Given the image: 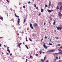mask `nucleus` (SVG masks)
Here are the masks:
<instances>
[{
    "label": "nucleus",
    "mask_w": 62,
    "mask_h": 62,
    "mask_svg": "<svg viewBox=\"0 0 62 62\" xmlns=\"http://www.w3.org/2000/svg\"><path fill=\"white\" fill-rule=\"evenodd\" d=\"M17 35H19V34L18 33H17Z\"/></svg>",
    "instance_id": "nucleus-62"
},
{
    "label": "nucleus",
    "mask_w": 62,
    "mask_h": 62,
    "mask_svg": "<svg viewBox=\"0 0 62 62\" xmlns=\"http://www.w3.org/2000/svg\"><path fill=\"white\" fill-rule=\"evenodd\" d=\"M56 59H58V57H56Z\"/></svg>",
    "instance_id": "nucleus-46"
},
{
    "label": "nucleus",
    "mask_w": 62,
    "mask_h": 62,
    "mask_svg": "<svg viewBox=\"0 0 62 62\" xmlns=\"http://www.w3.org/2000/svg\"><path fill=\"white\" fill-rule=\"evenodd\" d=\"M22 34H23V31L22 32Z\"/></svg>",
    "instance_id": "nucleus-59"
},
{
    "label": "nucleus",
    "mask_w": 62,
    "mask_h": 62,
    "mask_svg": "<svg viewBox=\"0 0 62 62\" xmlns=\"http://www.w3.org/2000/svg\"><path fill=\"white\" fill-rule=\"evenodd\" d=\"M7 49H9V47H8V46H7Z\"/></svg>",
    "instance_id": "nucleus-41"
},
{
    "label": "nucleus",
    "mask_w": 62,
    "mask_h": 62,
    "mask_svg": "<svg viewBox=\"0 0 62 62\" xmlns=\"http://www.w3.org/2000/svg\"><path fill=\"white\" fill-rule=\"evenodd\" d=\"M58 46H60V44H59L58 45Z\"/></svg>",
    "instance_id": "nucleus-54"
},
{
    "label": "nucleus",
    "mask_w": 62,
    "mask_h": 62,
    "mask_svg": "<svg viewBox=\"0 0 62 62\" xmlns=\"http://www.w3.org/2000/svg\"><path fill=\"white\" fill-rule=\"evenodd\" d=\"M59 62H62L60 60L59 61Z\"/></svg>",
    "instance_id": "nucleus-40"
},
{
    "label": "nucleus",
    "mask_w": 62,
    "mask_h": 62,
    "mask_svg": "<svg viewBox=\"0 0 62 62\" xmlns=\"http://www.w3.org/2000/svg\"><path fill=\"white\" fill-rule=\"evenodd\" d=\"M36 9H38V7H36Z\"/></svg>",
    "instance_id": "nucleus-36"
},
{
    "label": "nucleus",
    "mask_w": 62,
    "mask_h": 62,
    "mask_svg": "<svg viewBox=\"0 0 62 62\" xmlns=\"http://www.w3.org/2000/svg\"><path fill=\"white\" fill-rule=\"evenodd\" d=\"M58 4L60 5L61 6H62V3L61 2H59L58 3Z\"/></svg>",
    "instance_id": "nucleus-8"
},
{
    "label": "nucleus",
    "mask_w": 62,
    "mask_h": 62,
    "mask_svg": "<svg viewBox=\"0 0 62 62\" xmlns=\"http://www.w3.org/2000/svg\"><path fill=\"white\" fill-rule=\"evenodd\" d=\"M43 39H41V42H42V40H43Z\"/></svg>",
    "instance_id": "nucleus-34"
},
{
    "label": "nucleus",
    "mask_w": 62,
    "mask_h": 62,
    "mask_svg": "<svg viewBox=\"0 0 62 62\" xmlns=\"http://www.w3.org/2000/svg\"><path fill=\"white\" fill-rule=\"evenodd\" d=\"M34 7H35V8H36V5L35 4H34Z\"/></svg>",
    "instance_id": "nucleus-18"
},
{
    "label": "nucleus",
    "mask_w": 62,
    "mask_h": 62,
    "mask_svg": "<svg viewBox=\"0 0 62 62\" xmlns=\"http://www.w3.org/2000/svg\"><path fill=\"white\" fill-rule=\"evenodd\" d=\"M16 17H19V16H16Z\"/></svg>",
    "instance_id": "nucleus-47"
},
{
    "label": "nucleus",
    "mask_w": 62,
    "mask_h": 62,
    "mask_svg": "<svg viewBox=\"0 0 62 62\" xmlns=\"http://www.w3.org/2000/svg\"><path fill=\"white\" fill-rule=\"evenodd\" d=\"M0 20H3V18L2 17H0Z\"/></svg>",
    "instance_id": "nucleus-12"
},
{
    "label": "nucleus",
    "mask_w": 62,
    "mask_h": 62,
    "mask_svg": "<svg viewBox=\"0 0 62 62\" xmlns=\"http://www.w3.org/2000/svg\"><path fill=\"white\" fill-rule=\"evenodd\" d=\"M26 21V18H25L24 20V22H25Z\"/></svg>",
    "instance_id": "nucleus-20"
},
{
    "label": "nucleus",
    "mask_w": 62,
    "mask_h": 62,
    "mask_svg": "<svg viewBox=\"0 0 62 62\" xmlns=\"http://www.w3.org/2000/svg\"><path fill=\"white\" fill-rule=\"evenodd\" d=\"M35 55H36V56H38V54H36Z\"/></svg>",
    "instance_id": "nucleus-30"
},
{
    "label": "nucleus",
    "mask_w": 62,
    "mask_h": 62,
    "mask_svg": "<svg viewBox=\"0 0 62 62\" xmlns=\"http://www.w3.org/2000/svg\"><path fill=\"white\" fill-rule=\"evenodd\" d=\"M51 7L52 8H53V6H51Z\"/></svg>",
    "instance_id": "nucleus-64"
},
{
    "label": "nucleus",
    "mask_w": 62,
    "mask_h": 62,
    "mask_svg": "<svg viewBox=\"0 0 62 62\" xmlns=\"http://www.w3.org/2000/svg\"><path fill=\"white\" fill-rule=\"evenodd\" d=\"M23 8H25V6H23Z\"/></svg>",
    "instance_id": "nucleus-38"
},
{
    "label": "nucleus",
    "mask_w": 62,
    "mask_h": 62,
    "mask_svg": "<svg viewBox=\"0 0 62 62\" xmlns=\"http://www.w3.org/2000/svg\"><path fill=\"white\" fill-rule=\"evenodd\" d=\"M39 16H40V15H41L40 13H39Z\"/></svg>",
    "instance_id": "nucleus-48"
},
{
    "label": "nucleus",
    "mask_w": 62,
    "mask_h": 62,
    "mask_svg": "<svg viewBox=\"0 0 62 62\" xmlns=\"http://www.w3.org/2000/svg\"><path fill=\"white\" fill-rule=\"evenodd\" d=\"M45 7L46 8H47V7H48V6L46 4L45 5Z\"/></svg>",
    "instance_id": "nucleus-23"
},
{
    "label": "nucleus",
    "mask_w": 62,
    "mask_h": 62,
    "mask_svg": "<svg viewBox=\"0 0 62 62\" xmlns=\"http://www.w3.org/2000/svg\"><path fill=\"white\" fill-rule=\"evenodd\" d=\"M15 16H17V15H16V14H15Z\"/></svg>",
    "instance_id": "nucleus-50"
},
{
    "label": "nucleus",
    "mask_w": 62,
    "mask_h": 62,
    "mask_svg": "<svg viewBox=\"0 0 62 62\" xmlns=\"http://www.w3.org/2000/svg\"><path fill=\"white\" fill-rule=\"evenodd\" d=\"M28 4H30V2L29 1V2H28Z\"/></svg>",
    "instance_id": "nucleus-42"
},
{
    "label": "nucleus",
    "mask_w": 62,
    "mask_h": 62,
    "mask_svg": "<svg viewBox=\"0 0 62 62\" xmlns=\"http://www.w3.org/2000/svg\"><path fill=\"white\" fill-rule=\"evenodd\" d=\"M59 7H58V6H57L56 7V9H58L59 8Z\"/></svg>",
    "instance_id": "nucleus-13"
},
{
    "label": "nucleus",
    "mask_w": 62,
    "mask_h": 62,
    "mask_svg": "<svg viewBox=\"0 0 62 62\" xmlns=\"http://www.w3.org/2000/svg\"><path fill=\"white\" fill-rule=\"evenodd\" d=\"M53 24L54 25V24H55V21H54V22Z\"/></svg>",
    "instance_id": "nucleus-21"
},
{
    "label": "nucleus",
    "mask_w": 62,
    "mask_h": 62,
    "mask_svg": "<svg viewBox=\"0 0 62 62\" xmlns=\"http://www.w3.org/2000/svg\"><path fill=\"white\" fill-rule=\"evenodd\" d=\"M6 1H7V2H8V3H9V1H8V0H7Z\"/></svg>",
    "instance_id": "nucleus-33"
},
{
    "label": "nucleus",
    "mask_w": 62,
    "mask_h": 62,
    "mask_svg": "<svg viewBox=\"0 0 62 62\" xmlns=\"http://www.w3.org/2000/svg\"><path fill=\"white\" fill-rule=\"evenodd\" d=\"M60 48H62V46H61L60 47Z\"/></svg>",
    "instance_id": "nucleus-57"
},
{
    "label": "nucleus",
    "mask_w": 62,
    "mask_h": 62,
    "mask_svg": "<svg viewBox=\"0 0 62 62\" xmlns=\"http://www.w3.org/2000/svg\"><path fill=\"white\" fill-rule=\"evenodd\" d=\"M28 28H27V30H28Z\"/></svg>",
    "instance_id": "nucleus-52"
},
{
    "label": "nucleus",
    "mask_w": 62,
    "mask_h": 62,
    "mask_svg": "<svg viewBox=\"0 0 62 62\" xmlns=\"http://www.w3.org/2000/svg\"><path fill=\"white\" fill-rule=\"evenodd\" d=\"M27 60H27V59H26V62H27Z\"/></svg>",
    "instance_id": "nucleus-35"
},
{
    "label": "nucleus",
    "mask_w": 62,
    "mask_h": 62,
    "mask_svg": "<svg viewBox=\"0 0 62 62\" xmlns=\"http://www.w3.org/2000/svg\"><path fill=\"white\" fill-rule=\"evenodd\" d=\"M26 41H28V40L27 39V38H26Z\"/></svg>",
    "instance_id": "nucleus-27"
},
{
    "label": "nucleus",
    "mask_w": 62,
    "mask_h": 62,
    "mask_svg": "<svg viewBox=\"0 0 62 62\" xmlns=\"http://www.w3.org/2000/svg\"><path fill=\"white\" fill-rule=\"evenodd\" d=\"M46 59V56H45L44 58V60H45Z\"/></svg>",
    "instance_id": "nucleus-29"
},
{
    "label": "nucleus",
    "mask_w": 62,
    "mask_h": 62,
    "mask_svg": "<svg viewBox=\"0 0 62 62\" xmlns=\"http://www.w3.org/2000/svg\"><path fill=\"white\" fill-rule=\"evenodd\" d=\"M61 14V11H60L59 12V14Z\"/></svg>",
    "instance_id": "nucleus-45"
},
{
    "label": "nucleus",
    "mask_w": 62,
    "mask_h": 62,
    "mask_svg": "<svg viewBox=\"0 0 62 62\" xmlns=\"http://www.w3.org/2000/svg\"><path fill=\"white\" fill-rule=\"evenodd\" d=\"M56 59H54L53 60V61H54V62L56 61Z\"/></svg>",
    "instance_id": "nucleus-15"
},
{
    "label": "nucleus",
    "mask_w": 62,
    "mask_h": 62,
    "mask_svg": "<svg viewBox=\"0 0 62 62\" xmlns=\"http://www.w3.org/2000/svg\"><path fill=\"white\" fill-rule=\"evenodd\" d=\"M1 44H0V47H1Z\"/></svg>",
    "instance_id": "nucleus-56"
},
{
    "label": "nucleus",
    "mask_w": 62,
    "mask_h": 62,
    "mask_svg": "<svg viewBox=\"0 0 62 62\" xmlns=\"http://www.w3.org/2000/svg\"><path fill=\"white\" fill-rule=\"evenodd\" d=\"M23 44H24V42H23Z\"/></svg>",
    "instance_id": "nucleus-58"
},
{
    "label": "nucleus",
    "mask_w": 62,
    "mask_h": 62,
    "mask_svg": "<svg viewBox=\"0 0 62 62\" xmlns=\"http://www.w3.org/2000/svg\"><path fill=\"white\" fill-rule=\"evenodd\" d=\"M55 50H49V52H54Z\"/></svg>",
    "instance_id": "nucleus-5"
},
{
    "label": "nucleus",
    "mask_w": 62,
    "mask_h": 62,
    "mask_svg": "<svg viewBox=\"0 0 62 62\" xmlns=\"http://www.w3.org/2000/svg\"><path fill=\"white\" fill-rule=\"evenodd\" d=\"M39 53L40 54H41V51H39Z\"/></svg>",
    "instance_id": "nucleus-28"
},
{
    "label": "nucleus",
    "mask_w": 62,
    "mask_h": 62,
    "mask_svg": "<svg viewBox=\"0 0 62 62\" xmlns=\"http://www.w3.org/2000/svg\"><path fill=\"white\" fill-rule=\"evenodd\" d=\"M0 38H3V37H0Z\"/></svg>",
    "instance_id": "nucleus-63"
},
{
    "label": "nucleus",
    "mask_w": 62,
    "mask_h": 62,
    "mask_svg": "<svg viewBox=\"0 0 62 62\" xmlns=\"http://www.w3.org/2000/svg\"><path fill=\"white\" fill-rule=\"evenodd\" d=\"M58 50L59 52H62V51L60 49H58Z\"/></svg>",
    "instance_id": "nucleus-9"
},
{
    "label": "nucleus",
    "mask_w": 62,
    "mask_h": 62,
    "mask_svg": "<svg viewBox=\"0 0 62 62\" xmlns=\"http://www.w3.org/2000/svg\"><path fill=\"white\" fill-rule=\"evenodd\" d=\"M30 27H31V28L33 29V26L32 25V24L31 23H30Z\"/></svg>",
    "instance_id": "nucleus-3"
},
{
    "label": "nucleus",
    "mask_w": 62,
    "mask_h": 62,
    "mask_svg": "<svg viewBox=\"0 0 62 62\" xmlns=\"http://www.w3.org/2000/svg\"><path fill=\"white\" fill-rule=\"evenodd\" d=\"M25 46L27 49H28V46H26V45H25Z\"/></svg>",
    "instance_id": "nucleus-25"
},
{
    "label": "nucleus",
    "mask_w": 62,
    "mask_h": 62,
    "mask_svg": "<svg viewBox=\"0 0 62 62\" xmlns=\"http://www.w3.org/2000/svg\"><path fill=\"white\" fill-rule=\"evenodd\" d=\"M30 58H32V56H31V55H30Z\"/></svg>",
    "instance_id": "nucleus-31"
},
{
    "label": "nucleus",
    "mask_w": 62,
    "mask_h": 62,
    "mask_svg": "<svg viewBox=\"0 0 62 62\" xmlns=\"http://www.w3.org/2000/svg\"><path fill=\"white\" fill-rule=\"evenodd\" d=\"M51 6V1H49V5H48V7H50Z\"/></svg>",
    "instance_id": "nucleus-7"
},
{
    "label": "nucleus",
    "mask_w": 62,
    "mask_h": 62,
    "mask_svg": "<svg viewBox=\"0 0 62 62\" xmlns=\"http://www.w3.org/2000/svg\"><path fill=\"white\" fill-rule=\"evenodd\" d=\"M59 59H60V57H59Z\"/></svg>",
    "instance_id": "nucleus-60"
},
{
    "label": "nucleus",
    "mask_w": 62,
    "mask_h": 62,
    "mask_svg": "<svg viewBox=\"0 0 62 62\" xmlns=\"http://www.w3.org/2000/svg\"><path fill=\"white\" fill-rule=\"evenodd\" d=\"M62 9V6H61L60 7V10H61Z\"/></svg>",
    "instance_id": "nucleus-10"
},
{
    "label": "nucleus",
    "mask_w": 62,
    "mask_h": 62,
    "mask_svg": "<svg viewBox=\"0 0 62 62\" xmlns=\"http://www.w3.org/2000/svg\"><path fill=\"white\" fill-rule=\"evenodd\" d=\"M12 54H10V56H11V55H12Z\"/></svg>",
    "instance_id": "nucleus-44"
},
{
    "label": "nucleus",
    "mask_w": 62,
    "mask_h": 62,
    "mask_svg": "<svg viewBox=\"0 0 62 62\" xmlns=\"http://www.w3.org/2000/svg\"><path fill=\"white\" fill-rule=\"evenodd\" d=\"M41 61H42V62H44V60H43V59L42 60V59H41Z\"/></svg>",
    "instance_id": "nucleus-22"
},
{
    "label": "nucleus",
    "mask_w": 62,
    "mask_h": 62,
    "mask_svg": "<svg viewBox=\"0 0 62 62\" xmlns=\"http://www.w3.org/2000/svg\"><path fill=\"white\" fill-rule=\"evenodd\" d=\"M46 62H48V61H46Z\"/></svg>",
    "instance_id": "nucleus-61"
},
{
    "label": "nucleus",
    "mask_w": 62,
    "mask_h": 62,
    "mask_svg": "<svg viewBox=\"0 0 62 62\" xmlns=\"http://www.w3.org/2000/svg\"><path fill=\"white\" fill-rule=\"evenodd\" d=\"M18 47H20V45H19V44H18Z\"/></svg>",
    "instance_id": "nucleus-49"
},
{
    "label": "nucleus",
    "mask_w": 62,
    "mask_h": 62,
    "mask_svg": "<svg viewBox=\"0 0 62 62\" xmlns=\"http://www.w3.org/2000/svg\"><path fill=\"white\" fill-rule=\"evenodd\" d=\"M51 39H51L50 40V41L51 42H52V41H51Z\"/></svg>",
    "instance_id": "nucleus-55"
},
{
    "label": "nucleus",
    "mask_w": 62,
    "mask_h": 62,
    "mask_svg": "<svg viewBox=\"0 0 62 62\" xmlns=\"http://www.w3.org/2000/svg\"><path fill=\"white\" fill-rule=\"evenodd\" d=\"M33 26L34 27H36L37 25H38V24L37 23H34L33 24Z\"/></svg>",
    "instance_id": "nucleus-2"
},
{
    "label": "nucleus",
    "mask_w": 62,
    "mask_h": 62,
    "mask_svg": "<svg viewBox=\"0 0 62 62\" xmlns=\"http://www.w3.org/2000/svg\"><path fill=\"white\" fill-rule=\"evenodd\" d=\"M19 45H22V43H20L19 44Z\"/></svg>",
    "instance_id": "nucleus-39"
},
{
    "label": "nucleus",
    "mask_w": 62,
    "mask_h": 62,
    "mask_svg": "<svg viewBox=\"0 0 62 62\" xmlns=\"http://www.w3.org/2000/svg\"><path fill=\"white\" fill-rule=\"evenodd\" d=\"M55 54H58V53H55Z\"/></svg>",
    "instance_id": "nucleus-43"
},
{
    "label": "nucleus",
    "mask_w": 62,
    "mask_h": 62,
    "mask_svg": "<svg viewBox=\"0 0 62 62\" xmlns=\"http://www.w3.org/2000/svg\"><path fill=\"white\" fill-rule=\"evenodd\" d=\"M41 12H43V9H41Z\"/></svg>",
    "instance_id": "nucleus-11"
},
{
    "label": "nucleus",
    "mask_w": 62,
    "mask_h": 62,
    "mask_svg": "<svg viewBox=\"0 0 62 62\" xmlns=\"http://www.w3.org/2000/svg\"><path fill=\"white\" fill-rule=\"evenodd\" d=\"M45 39H47V36H46L45 37Z\"/></svg>",
    "instance_id": "nucleus-37"
},
{
    "label": "nucleus",
    "mask_w": 62,
    "mask_h": 62,
    "mask_svg": "<svg viewBox=\"0 0 62 62\" xmlns=\"http://www.w3.org/2000/svg\"><path fill=\"white\" fill-rule=\"evenodd\" d=\"M49 18L50 19V21H52V18L49 17Z\"/></svg>",
    "instance_id": "nucleus-26"
},
{
    "label": "nucleus",
    "mask_w": 62,
    "mask_h": 62,
    "mask_svg": "<svg viewBox=\"0 0 62 62\" xmlns=\"http://www.w3.org/2000/svg\"><path fill=\"white\" fill-rule=\"evenodd\" d=\"M29 39V40H30V41H32V39L30 38Z\"/></svg>",
    "instance_id": "nucleus-14"
},
{
    "label": "nucleus",
    "mask_w": 62,
    "mask_h": 62,
    "mask_svg": "<svg viewBox=\"0 0 62 62\" xmlns=\"http://www.w3.org/2000/svg\"><path fill=\"white\" fill-rule=\"evenodd\" d=\"M53 45V44H51V43H49V45Z\"/></svg>",
    "instance_id": "nucleus-19"
},
{
    "label": "nucleus",
    "mask_w": 62,
    "mask_h": 62,
    "mask_svg": "<svg viewBox=\"0 0 62 62\" xmlns=\"http://www.w3.org/2000/svg\"><path fill=\"white\" fill-rule=\"evenodd\" d=\"M61 15H62V14H59V16H61Z\"/></svg>",
    "instance_id": "nucleus-17"
},
{
    "label": "nucleus",
    "mask_w": 62,
    "mask_h": 62,
    "mask_svg": "<svg viewBox=\"0 0 62 62\" xmlns=\"http://www.w3.org/2000/svg\"><path fill=\"white\" fill-rule=\"evenodd\" d=\"M46 23H44V25H45Z\"/></svg>",
    "instance_id": "nucleus-51"
},
{
    "label": "nucleus",
    "mask_w": 62,
    "mask_h": 62,
    "mask_svg": "<svg viewBox=\"0 0 62 62\" xmlns=\"http://www.w3.org/2000/svg\"><path fill=\"white\" fill-rule=\"evenodd\" d=\"M58 54H62V52H58Z\"/></svg>",
    "instance_id": "nucleus-24"
},
{
    "label": "nucleus",
    "mask_w": 62,
    "mask_h": 62,
    "mask_svg": "<svg viewBox=\"0 0 62 62\" xmlns=\"http://www.w3.org/2000/svg\"><path fill=\"white\" fill-rule=\"evenodd\" d=\"M7 55H8V53H7Z\"/></svg>",
    "instance_id": "nucleus-53"
},
{
    "label": "nucleus",
    "mask_w": 62,
    "mask_h": 62,
    "mask_svg": "<svg viewBox=\"0 0 62 62\" xmlns=\"http://www.w3.org/2000/svg\"><path fill=\"white\" fill-rule=\"evenodd\" d=\"M53 10H49L48 9H47V11L48 12H49V13H50V12H51L52 11H53Z\"/></svg>",
    "instance_id": "nucleus-4"
},
{
    "label": "nucleus",
    "mask_w": 62,
    "mask_h": 62,
    "mask_svg": "<svg viewBox=\"0 0 62 62\" xmlns=\"http://www.w3.org/2000/svg\"><path fill=\"white\" fill-rule=\"evenodd\" d=\"M20 19L19 18H18L17 21V23L18 24H19V23H20Z\"/></svg>",
    "instance_id": "nucleus-6"
},
{
    "label": "nucleus",
    "mask_w": 62,
    "mask_h": 62,
    "mask_svg": "<svg viewBox=\"0 0 62 62\" xmlns=\"http://www.w3.org/2000/svg\"><path fill=\"white\" fill-rule=\"evenodd\" d=\"M7 51H8V52H9V53H10V51L9 50V49H7Z\"/></svg>",
    "instance_id": "nucleus-16"
},
{
    "label": "nucleus",
    "mask_w": 62,
    "mask_h": 62,
    "mask_svg": "<svg viewBox=\"0 0 62 62\" xmlns=\"http://www.w3.org/2000/svg\"><path fill=\"white\" fill-rule=\"evenodd\" d=\"M43 43H44L43 46L45 48V49H47V46L45 45V44L44 42H43Z\"/></svg>",
    "instance_id": "nucleus-1"
},
{
    "label": "nucleus",
    "mask_w": 62,
    "mask_h": 62,
    "mask_svg": "<svg viewBox=\"0 0 62 62\" xmlns=\"http://www.w3.org/2000/svg\"><path fill=\"white\" fill-rule=\"evenodd\" d=\"M56 39H58V37H55Z\"/></svg>",
    "instance_id": "nucleus-32"
}]
</instances>
